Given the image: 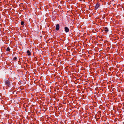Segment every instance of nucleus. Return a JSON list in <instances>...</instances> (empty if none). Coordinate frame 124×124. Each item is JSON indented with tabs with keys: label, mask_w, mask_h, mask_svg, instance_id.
Instances as JSON below:
<instances>
[{
	"label": "nucleus",
	"mask_w": 124,
	"mask_h": 124,
	"mask_svg": "<svg viewBox=\"0 0 124 124\" xmlns=\"http://www.w3.org/2000/svg\"><path fill=\"white\" fill-rule=\"evenodd\" d=\"M10 81L8 79L6 80L5 81V84L8 85H10Z\"/></svg>",
	"instance_id": "1"
},
{
	"label": "nucleus",
	"mask_w": 124,
	"mask_h": 124,
	"mask_svg": "<svg viewBox=\"0 0 124 124\" xmlns=\"http://www.w3.org/2000/svg\"><path fill=\"white\" fill-rule=\"evenodd\" d=\"M59 28L60 26L59 24H57L56 25V29L58 31V30H59Z\"/></svg>",
	"instance_id": "2"
},
{
	"label": "nucleus",
	"mask_w": 124,
	"mask_h": 124,
	"mask_svg": "<svg viewBox=\"0 0 124 124\" xmlns=\"http://www.w3.org/2000/svg\"><path fill=\"white\" fill-rule=\"evenodd\" d=\"M65 31L66 32H67L69 31V30L68 27H65L64 28Z\"/></svg>",
	"instance_id": "3"
},
{
	"label": "nucleus",
	"mask_w": 124,
	"mask_h": 124,
	"mask_svg": "<svg viewBox=\"0 0 124 124\" xmlns=\"http://www.w3.org/2000/svg\"><path fill=\"white\" fill-rule=\"evenodd\" d=\"M100 5L99 4H97L95 6V9H96L98 8L99 7Z\"/></svg>",
	"instance_id": "4"
},
{
	"label": "nucleus",
	"mask_w": 124,
	"mask_h": 124,
	"mask_svg": "<svg viewBox=\"0 0 124 124\" xmlns=\"http://www.w3.org/2000/svg\"><path fill=\"white\" fill-rule=\"evenodd\" d=\"M27 53L28 55H30L31 54V53L30 52L29 50L27 51Z\"/></svg>",
	"instance_id": "5"
},
{
	"label": "nucleus",
	"mask_w": 124,
	"mask_h": 124,
	"mask_svg": "<svg viewBox=\"0 0 124 124\" xmlns=\"http://www.w3.org/2000/svg\"><path fill=\"white\" fill-rule=\"evenodd\" d=\"M104 31H105L108 32V28L107 27H105L104 28Z\"/></svg>",
	"instance_id": "6"
},
{
	"label": "nucleus",
	"mask_w": 124,
	"mask_h": 124,
	"mask_svg": "<svg viewBox=\"0 0 124 124\" xmlns=\"http://www.w3.org/2000/svg\"><path fill=\"white\" fill-rule=\"evenodd\" d=\"M10 50V49L9 47H8L7 48V49H6V51H9Z\"/></svg>",
	"instance_id": "7"
},
{
	"label": "nucleus",
	"mask_w": 124,
	"mask_h": 124,
	"mask_svg": "<svg viewBox=\"0 0 124 124\" xmlns=\"http://www.w3.org/2000/svg\"><path fill=\"white\" fill-rule=\"evenodd\" d=\"M17 57H15L13 59L14 60H16L17 59Z\"/></svg>",
	"instance_id": "8"
},
{
	"label": "nucleus",
	"mask_w": 124,
	"mask_h": 124,
	"mask_svg": "<svg viewBox=\"0 0 124 124\" xmlns=\"http://www.w3.org/2000/svg\"><path fill=\"white\" fill-rule=\"evenodd\" d=\"M23 24H24V22H21V24L22 25H23Z\"/></svg>",
	"instance_id": "9"
}]
</instances>
